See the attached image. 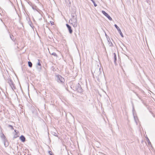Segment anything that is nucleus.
I'll return each instance as SVG.
<instances>
[{"label": "nucleus", "instance_id": "4be33fe9", "mask_svg": "<svg viewBox=\"0 0 155 155\" xmlns=\"http://www.w3.org/2000/svg\"><path fill=\"white\" fill-rule=\"evenodd\" d=\"M18 137L17 134H15V135H14L13 138L14 139H15L16 138H17Z\"/></svg>", "mask_w": 155, "mask_h": 155}, {"label": "nucleus", "instance_id": "6e6552de", "mask_svg": "<svg viewBox=\"0 0 155 155\" xmlns=\"http://www.w3.org/2000/svg\"><path fill=\"white\" fill-rule=\"evenodd\" d=\"M66 26L68 30L69 33L71 34L72 33L73 31L71 27L68 24H66Z\"/></svg>", "mask_w": 155, "mask_h": 155}, {"label": "nucleus", "instance_id": "a878e982", "mask_svg": "<svg viewBox=\"0 0 155 155\" xmlns=\"http://www.w3.org/2000/svg\"><path fill=\"white\" fill-rule=\"evenodd\" d=\"M66 3H68L69 2V0H65Z\"/></svg>", "mask_w": 155, "mask_h": 155}, {"label": "nucleus", "instance_id": "2eb2a0df", "mask_svg": "<svg viewBox=\"0 0 155 155\" xmlns=\"http://www.w3.org/2000/svg\"><path fill=\"white\" fill-rule=\"evenodd\" d=\"M40 60L39 59H38V62L37 63V65L39 66L40 67H41V64L40 62Z\"/></svg>", "mask_w": 155, "mask_h": 155}, {"label": "nucleus", "instance_id": "0eeeda50", "mask_svg": "<svg viewBox=\"0 0 155 155\" xmlns=\"http://www.w3.org/2000/svg\"><path fill=\"white\" fill-rule=\"evenodd\" d=\"M115 27L117 28L118 31V32L120 34V35L122 37H123L124 36L122 34V33L121 32V31L120 30V28L117 26V25L116 24H115L114 25Z\"/></svg>", "mask_w": 155, "mask_h": 155}, {"label": "nucleus", "instance_id": "6ab92c4d", "mask_svg": "<svg viewBox=\"0 0 155 155\" xmlns=\"http://www.w3.org/2000/svg\"><path fill=\"white\" fill-rule=\"evenodd\" d=\"M91 1L93 3L94 6L96 7L97 6V5L95 3V2L93 0V1Z\"/></svg>", "mask_w": 155, "mask_h": 155}, {"label": "nucleus", "instance_id": "1a4fd4ad", "mask_svg": "<svg viewBox=\"0 0 155 155\" xmlns=\"http://www.w3.org/2000/svg\"><path fill=\"white\" fill-rule=\"evenodd\" d=\"M1 137L3 139V140L5 142L4 144L5 145V141L6 140V138L5 136L4 135V134L2 133V135L1 136Z\"/></svg>", "mask_w": 155, "mask_h": 155}, {"label": "nucleus", "instance_id": "412c9836", "mask_svg": "<svg viewBox=\"0 0 155 155\" xmlns=\"http://www.w3.org/2000/svg\"><path fill=\"white\" fill-rule=\"evenodd\" d=\"M48 153L50 155H54L52 152L51 151H49Z\"/></svg>", "mask_w": 155, "mask_h": 155}, {"label": "nucleus", "instance_id": "4468645a", "mask_svg": "<svg viewBox=\"0 0 155 155\" xmlns=\"http://www.w3.org/2000/svg\"><path fill=\"white\" fill-rule=\"evenodd\" d=\"M28 66L30 68H31L32 66V64L31 61H28Z\"/></svg>", "mask_w": 155, "mask_h": 155}, {"label": "nucleus", "instance_id": "c85d7f7f", "mask_svg": "<svg viewBox=\"0 0 155 155\" xmlns=\"http://www.w3.org/2000/svg\"><path fill=\"white\" fill-rule=\"evenodd\" d=\"M14 131H15V132L16 133V134H17V130H14Z\"/></svg>", "mask_w": 155, "mask_h": 155}, {"label": "nucleus", "instance_id": "f3484780", "mask_svg": "<svg viewBox=\"0 0 155 155\" xmlns=\"http://www.w3.org/2000/svg\"><path fill=\"white\" fill-rule=\"evenodd\" d=\"M147 141L148 142V144L149 145H150V144H151V142H150L149 139L148 138V137H147Z\"/></svg>", "mask_w": 155, "mask_h": 155}, {"label": "nucleus", "instance_id": "20e7f679", "mask_svg": "<svg viewBox=\"0 0 155 155\" xmlns=\"http://www.w3.org/2000/svg\"><path fill=\"white\" fill-rule=\"evenodd\" d=\"M100 68L99 70L98 69H97L94 71V74H93V76H95L96 78L98 77L99 76L101 73V72L100 71Z\"/></svg>", "mask_w": 155, "mask_h": 155}, {"label": "nucleus", "instance_id": "39448f33", "mask_svg": "<svg viewBox=\"0 0 155 155\" xmlns=\"http://www.w3.org/2000/svg\"><path fill=\"white\" fill-rule=\"evenodd\" d=\"M56 77L57 78V81L58 82L61 83L64 82V79L63 78L59 75H57Z\"/></svg>", "mask_w": 155, "mask_h": 155}, {"label": "nucleus", "instance_id": "aec40b11", "mask_svg": "<svg viewBox=\"0 0 155 155\" xmlns=\"http://www.w3.org/2000/svg\"><path fill=\"white\" fill-rule=\"evenodd\" d=\"M12 37H13V36L12 35V36L10 35V38L13 41H14L15 39L14 38H12Z\"/></svg>", "mask_w": 155, "mask_h": 155}, {"label": "nucleus", "instance_id": "cd10ccee", "mask_svg": "<svg viewBox=\"0 0 155 155\" xmlns=\"http://www.w3.org/2000/svg\"><path fill=\"white\" fill-rule=\"evenodd\" d=\"M32 8L33 9H35V8H34V6H32Z\"/></svg>", "mask_w": 155, "mask_h": 155}, {"label": "nucleus", "instance_id": "393cba45", "mask_svg": "<svg viewBox=\"0 0 155 155\" xmlns=\"http://www.w3.org/2000/svg\"><path fill=\"white\" fill-rule=\"evenodd\" d=\"M28 4L31 6L32 7V3L30 2H28Z\"/></svg>", "mask_w": 155, "mask_h": 155}, {"label": "nucleus", "instance_id": "dca6fc26", "mask_svg": "<svg viewBox=\"0 0 155 155\" xmlns=\"http://www.w3.org/2000/svg\"><path fill=\"white\" fill-rule=\"evenodd\" d=\"M8 127L10 128L12 130H14V128L12 125H8Z\"/></svg>", "mask_w": 155, "mask_h": 155}, {"label": "nucleus", "instance_id": "9b49d317", "mask_svg": "<svg viewBox=\"0 0 155 155\" xmlns=\"http://www.w3.org/2000/svg\"><path fill=\"white\" fill-rule=\"evenodd\" d=\"M110 39L109 38V39H107V41L108 42V45L110 46H113V44L110 41Z\"/></svg>", "mask_w": 155, "mask_h": 155}, {"label": "nucleus", "instance_id": "c756f323", "mask_svg": "<svg viewBox=\"0 0 155 155\" xmlns=\"http://www.w3.org/2000/svg\"><path fill=\"white\" fill-rule=\"evenodd\" d=\"M105 35H106V36L107 37V34H105Z\"/></svg>", "mask_w": 155, "mask_h": 155}, {"label": "nucleus", "instance_id": "423d86ee", "mask_svg": "<svg viewBox=\"0 0 155 155\" xmlns=\"http://www.w3.org/2000/svg\"><path fill=\"white\" fill-rule=\"evenodd\" d=\"M101 12L103 15H104L109 19V20L110 21L112 20V18L105 11L102 10V11Z\"/></svg>", "mask_w": 155, "mask_h": 155}, {"label": "nucleus", "instance_id": "7ed1b4c3", "mask_svg": "<svg viewBox=\"0 0 155 155\" xmlns=\"http://www.w3.org/2000/svg\"><path fill=\"white\" fill-rule=\"evenodd\" d=\"M8 83L13 90L15 89L16 88L15 87V84L12 81L11 79H10L8 80Z\"/></svg>", "mask_w": 155, "mask_h": 155}, {"label": "nucleus", "instance_id": "f257e3e1", "mask_svg": "<svg viewBox=\"0 0 155 155\" xmlns=\"http://www.w3.org/2000/svg\"><path fill=\"white\" fill-rule=\"evenodd\" d=\"M71 18L69 20V22L72 24L74 28H76L78 25V20L76 15L71 14Z\"/></svg>", "mask_w": 155, "mask_h": 155}, {"label": "nucleus", "instance_id": "7c9ffc66", "mask_svg": "<svg viewBox=\"0 0 155 155\" xmlns=\"http://www.w3.org/2000/svg\"><path fill=\"white\" fill-rule=\"evenodd\" d=\"M91 1H93V0H91Z\"/></svg>", "mask_w": 155, "mask_h": 155}, {"label": "nucleus", "instance_id": "5701e85b", "mask_svg": "<svg viewBox=\"0 0 155 155\" xmlns=\"http://www.w3.org/2000/svg\"><path fill=\"white\" fill-rule=\"evenodd\" d=\"M53 134L55 136H56L57 137L58 136V134H57V133H55V132H54L53 133Z\"/></svg>", "mask_w": 155, "mask_h": 155}, {"label": "nucleus", "instance_id": "f8f14e48", "mask_svg": "<svg viewBox=\"0 0 155 155\" xmlns=\"http://www.w3.org/2000/svg\"><path fill=\"white\" fill-rule=\"evenodd\" d=\"M114 63L115 64L116 63V61H117V57L116 54L115 53H114Z\"/></svg>", "mask_w": 155, "mask_h": 155}, {"label": "nucleus", "instance_id": "bb28decb", "mask_svg": "<svg viewBox=\"0 0 155 155\" xmlns=\"http://www.w3.org/2000/svg\"><path fill=\"white\" fill-rule=\"evenodd\" d=\"M50 22L52 25H54V22L52 21H50Z\"/></svg>", "mask_w": 155, "mask_h": 155}, {"label": "nucleus", "instance_id": "ddd939ff", "mask_svg": "<svg viewBox=\"0 0 155 155\" xmlns=\"http://www.w3.org/2000/svg\"><path fill=\"white\" fill-rule=\"evenodd\" d=\"M49 53L50 54L54 55V56L56 57H58V55L55 53L53 52L52 53H51L50 51H49Z\"/></svg>", "mask_w": 155, "mask_h": 155}, {"label": "nucleus", "instance_id": "f03ea898", "mask_svg": "<svg viewBox=\"0 0 155 155\" xmlns=\"http://www.w3.org/2000/svg\"><path fill=\"white\" fill-rule=\"evenodd\" d=\"M75 89L78 92L81 93L83 91V89L81 88V85L79 83H78L76 85Z\"/></svg>", "mask_w": 155, "mask_h": 155}, {"label": "nucleus", "instance_id": "a211bd4d", "mask_svg": "<svg viewBox=\"0 0 155 155\" xmlns=\"http://www.w3.org/2000/svg\"><path fill=\"white\" fill-rule=\"evenodd\" d=\"M29 22V25H30L31 27H32V28H33V27H34V26H32V24L31 22L30 21L29 22Z\"/></svg>", "mask_w": 155, "mask_h": 155}, {"label": "nucleus", "instance_id": "b1692460", "mask_svg": "<svg viewBox=\"0 0 155 155\" xmlns=\"http://www.w3.org/2000/svg\"><path fill=\"white\" fill-rule=\"evenodd\" d=\"M134 119L135 121L136 122V119H137V117L135 116L134 115Z\"/></svg>", "mask_w": 155, "mask_h": 155}, {"label": "nucleus", "instance_id": "9d476101", "mask_svg": "<svg viewBox=\"0 0 155 155\" xmlns=\"http://www.w3.org/2000/svg\"><path fill=\"white\" fill-rule=\"evenodd\" d=\"M20 139L23 142H24L25 141V137L23 135H21L20 137Z\"/></svg>", "mask_w": 155, "mask_h": 155}]
</instances>
